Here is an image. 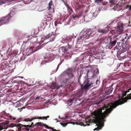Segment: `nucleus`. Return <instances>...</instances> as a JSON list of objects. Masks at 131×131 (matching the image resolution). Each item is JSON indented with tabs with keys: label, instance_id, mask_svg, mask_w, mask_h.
<instances>
[{
	"label": "nucleus",
	"instance_id": "1",
	"mask_svg": "<svg viewBox=\"0 0 131 131\" xmlns=\"http://www.w3.org/2000/svg\"><path fill=\"white\" fill-rule=\"evenodd\" d=\"M126 100H122L116 101L112 105H109V108H107L106 107H103L95 111L91 114L93 118L95 119L93 120V122L96 124L98 126L94 129L95 130L101 129L104 126V123L105 121V119L108 115L117 106L123 104L127 102Z\"/></svg>",
	"mask_w": 131,
	"mask_h": 131
},
{
	"label": "nucleus",
	"instance_id": "2",
	"mask_svg": "<svg viewBox=\"0 0 131 131\" xmlns=\"http://www.w3.org/2000/svg\"><path fill=\"white\" fill-rule=\"evenodd\" d=\"M84 86L81 85V89L78 90L75 94V97L76 99L81 96L84 91H87L93 86V83L91 82L88 79H86L84 81Z\"/></svg>",
	"mask_w": 131,
	"mask_h": 131
},
{
	"label": "nucleus",
	"instance_id": "3",
	"mask_svg": "<svg viewBox=\"0 0 131 131\" xmlns=\"http://www.w3.org/2000/svg\"><path fill=\"white\" fill-rule=\"evenodd\" d=\"M94 31L92 29H87L81 36L80 38L81 39H86L91 38L94 36Z\"/></svg>",
	"mask_w": 131,
	"mask_h": 131
},
{
	"label": "nucleus",
	"instance_id": "4",
	"mask_svg": "<svg viewBox=\"0 0 131 131\" xmlns=\"http://www.w3.org/2000/svg\"><path fill=\"white\" fill-rule=\"evenodd\" d=\"M123 24L121 23L118 22V25L116 29L115 30H111L110 31V33L112 35H114V37L115 38L117 37L118 35L121 34L123 31Z\"/></svg>",
	"mask_w": 131,
	"mask_h": 131
},
{
	"label": "nucleus",
	"instance_id": "5",
	"mask_svg": "<svg viewBox=\"0 0 131 131\" xmlns=\"http://www.w3.org/2000/svg\"><path fill=\"white\" fill-rule=\"evenodd\" d=\"M85 124L86 125H84L83 123H78V122H69L67 123H60V124L63 127H64L66 126L68 123L72 124L73 125L76 124L77 125H80L81 126L83 125L84 126H86V125L88 126H89L90 124H89V123H91V121L90 120H89L88 121H85Z\"/></svg>",
	"mask_w": 131,
	"mask_h": 131
},
{
	"label": "nucleus",
	"instance_id": "6",
	"mask_svg": "<svg viewBox=\"0 0 131 131\" xmlns=\"http://www.w3.org/2000/svg\"><path fill=\"white\" fill-rule=\"evenodd\" d=\"M111 36H109L107 38L110 41L108 44L111 46L113 47L114 46L116 45L117 42L116 39H114L113 38H112Z\"/></svg>",
	"mask_w": 131,
	"mask_h": 131
},
{
	"label": "nucleus",
	"instance_id": "7",
	"mask_svg": "<svg viewBox=\"0 0 131 131\" xmlns=\"http://www.w3.org/2000/svg\"><path fill=\"white\" fill-rule=\"evenodd\" d=\"M56 35V33L55 32H52L51 34L49 33L47 34L45 37L46 39L50 38L51 41H53L55 38Z\"/></svg>",
	"mask_w": 131,
	"mask_h": 131
},
{
	"label": "nucleus",
	"instance_id": "8",
	"mask_svg": "<svg viewBox=\"0 0 131 131\" xmlns=\"http://www.w3.org/2000/svg\"><path fill=\"white\" fill-rule=\"evenodd\" d=\"M35 119H46L47 120V118L46 116L44 117H34L32 118L31 119H30L29 118H27L24 119L23 120V121L25 122H31L33 120Z\"/></svg>",
	"mask_w": 131,
	"mask_h": 131
},
{
	"label": "nucleus",
	"instance_id": "9",
	"mask_svg": "<svg viewBox=\"0 0 131 131\" xmlns=\"http://www.w3.org/2000/svg\"><path fill=\"white\" fill-rule=\"evenodd\" d=\"M113 85V84H112L109 87H107L106 85H105V90L106 94L109 95L112 93L113 90V88H112Z\"/></svg>",
	"mask_w": 131,
	"mask_h": 131
},
{
	"label": "nucleus",
	"instance_id": "10",
	"mask_svg": "<svg viewBox=\"0 0 131 131\" xmlns=\"http://www.w3.org/2000/svg\"><path fill=\"white\" fill-rule=\"evenodd\" d=\"M71 47L70 46L69 44L68 46H63L61 47L59 49V51H60L61 50L63 53H68V51L69 50L71 49Z\"/></svg>",
	"mask_w": 131,
	"mask_h": 131
},
{
	"label": "nucleus",
	"instance_id": "11",
	"mask_svg": "<svg viewBox=\"0 0 131 131\" xmlns=\"http://www.w3.org/2000/svg\"><path fill=\"white\" fill-rule=\"evenodd\" d=\"M11 17L10 16H8L3 18L2 19L0 20V23H2V24L7 23L10 20Z\"/></svg>",
	"mask_w": 131,
	"mask_h": 131
},
{
	"label": "nucleus",
	"instance_id": "12",
	"mask_svg": "<svg viewBox=\"0 0 131 131\" xmlns=\"http://www.w3.org/2000/svg\"><path fill=\"white\" fill-rule=\"evenodd\" d=\"M74 72L73 70L72 69H68V72L67 73V74L70 78H72L74 77Z\"/></svg>",
	"mask_w": 131,
	"mask_h": 131
},
{
	"label": "nucleus",
	"instance_id": "13",
	"mask_svg": "<svg viewBox=\"0 0 131 131\" xmlns=\"http://www.w3.org/2000/svg\"><path fill=\"white\" fill-rule=\"evenodd\" d=\"M46 56L45 58L48 59L49 61H52L54 59V55L52 53L50 52L46 53Z\"/></svg>",
	"mask_w": 131,
	"mask_h": 131
},
{
	"label": "nucleus",
	"instance_id": "14",
	"mask_svg": "<svg viewBox=\"0 0 131 131\" xmlns=\"http://www.w3.org/2000/svg\"><path fill=\"white\" fill-rule=\"evenodd\" d=\"M27 126V125H23L20 124H18L17 127L18 128V131H20L21 130H23L24 131L26 127H27V126Z\"/></svg>",
	"mask_w": 131,
	"mask_h": 131
},
{
	"label": "nucleus",
	"instance_id": "15",
	"mask_svg": "<svg viewBox=\"0 0 131 131\" xmlns=\"http://www.w3.org/2000/svg\"><path fill=\"white\" fill-rule=\"evenodd\" d=\"M122 1V2H121V6H124V5L126 6V8H128L129 10H131V5H127L126 3H125V1Z\"/></svg>",
	"mask_w": 131,
	"mask_h": 131
},
{
	"label": "nucleus",
	"instance_id": "16",
	"mask_svg": "<svg viewBox=\"0 0 131 131\" xmlns=\"http://www.w3.org/2000/svg\"><path fill=\"white\" fill-rule=\"evenodd\" d=\"M49 87L52 89H56L58 90L60 88V87L56 83H52L49 86Z\"/></svg>",
	"mask_w": 131,
	"mask_h": 131
},
{
	"label": "nucleus",
	"instance_id": "17",
	"mask_svg": "<svg viewBox=\"0 0 131 131\" xmlns=\"http://www.w3.org/2000/svg\"><path fill=\"white\" fill-rule=\"evenodd\" d=\"M3 117L4 118H5L8 120H13L15 119H16V118L14 117L12 118V116L9 114H5V116H3Z\"/></svg>",
	"mask_w": 131,
	"mask_h": 131
},
{
	"label": "nucleus",
	"instance_id": "18",
	"mask_svg": "<svg viewBox=\"0 0 131 131\" xmlns=\"http://www.w3.org/2000/svg\"><path fill=\"white\" fill-rule=\"evenodd\" d=\"M34 47H31L29 49L28 51L26 53V55L28 56L33 53L34 52L35 50V49L34 50Z\"/></svg>",
	"mask_w": 131,
	"mask_h": 131
},
{
	"label": "nucleus",
	"instance_id": "19",
	"mask_svg": "<svg viewBox=\"0 0 131 131\" xmlns=\"http://www.w3.org/2000/svg\"><path fill=\"white\" fill-rule=\"evenodd\" d=\"M35 126H41V127L42 126H45L46 128L48 129V127H49L46 124H44L43 123L41 122H39L35 124Z\"/></svg>",
	"mask_w": 131,
	"mask_h": 131
},
{
	"label": "nucleus",
	"instance_id": "20",
	"mask_svg": "<svg viewBox=\"0 0 131 131\" xmlns=\"http://www.w3.org/2000/svg\"><path fill=\"white\" fill-rule=\"evenodd\" d=\"M109 28L108 27H106L104 29H99L98 31L99 32L104 34L107 32L109 31Z\"/></svg>",
	"mask_w": 131,
	"mask_h": 131
},
{
	"label": "nucleus",
	"instance_id": "21",
	"mask_svg": "<svg viewBox=\"0 0 131 131\" xmlns=\"http://www.w3.org/2000/svg\"><path fill=\"white\" fill-rule=\"evenodd\" d=\"M82 14V13L81 12H80L78 14H77L74 16L73 17V19L74 20H76L78 19L79 17L81 16Z\"/></svg>",
	"mask_w": 131,
	"mask_h": 131
},
{
	"label": "nucleus",
	"instance_id": "22",
	"mask_svg": "<svg viewBox=\"0 0 131 131\" xmlns=\"http://www.w3.org/2000/svg\"><path fill=\"white\" fill-rule=\"evenodd\" d=\"M69 79H63V80L62 79L61 80L60 82L61 83L63 84H66L68 82H69Z\"/></svg>",
	"mask_w": 131,
	"mask_h": 131
},
{
	"label": "nucleus",
	"instance_id": "23",
	"mask_svg": "<svg viewBox=\"0 0 131 131\" xmlns=\"http://www.w3.org/2000/svg\"><path fill=\"white\" fill-rule=\"evenodd\" d=\"M102 1H95V2L97 3V4L100 3H101L102 4L104 5H107L108 4V2H102Z\"/></svg>",
	"mask_w": 131,
	"mask_h": 131
},
{
	"label": "nucleus",
	"instance_id": "24",
	"mask_svg": "<svg viewBox=\"0 0 131 131\" xmlns=\"http://www.w3.org/2000/svg\"><path fill=\"white\" fill-rule=\"evenodd\" d=\"M48 43L47 42L45 43H43L42 45L39 46H37L35 48L36 50H35V51H37L38 50H39V49H40L41 48V47H42V46H44L45 45H46V44H47Z\"/></svg>",
	"mask_w": 131,
	"mask_h": 131
},
{
	"label": "nucleus",
	"instance_id": "25",
	"mask_svg": "<svg viewBox=\"0 0 131 131\" xmlns=\"http://www.w3.org/2000/svg\"><path fill=\"white\" fill-rule=\"evenodd\" d=\"M67 74V72H64L62 73L59 76V77L60 78H62V77L66 76Z\"/></svg>",
	"mask_w": 131,
	"mask_h": 131
},
{
	"label": "nucleus",
	"instance_id": "26",
	"mask_svg": "<svg viewBox=\"0 0 131 131\" xmlns=\"http://www.w3.org/2000/svg\"><path fill=\"white\" fill-rule=\"evenodd\" d=\"M52 1H50V2L49 3L48 6L47 7L48 10H50L51 9V6L52 5Z\"/></svg>",
	"mask_w": 131,
	"mask_h": 131
},
{
	"label": "nucleus",
	"instance_id": "27",
	"mask_svg": "<svg viewBox=\"0 0 131 131\" xmlns=\"http://www.w3.org/2000/svg\"><path fill=\"white\" fill-rule=\"evenodd\" d=\"M125 37L124 38V39H122V40H120L121 41V43H123L125 42V40H124V39H126V37H127L128 36V34L126 33L125 34Z\"/></svg>",
	"mask_w": 131,
	"mask_h": 131
},
{
	"label": "nucleus",
	"instance_id": "28",
	"mask_svg": "<svg viewBox=\"0 0 131 131\" xmlns=\"http://www.w3.org/2000/svg\"><path fill=\"white\" fill-rule=\"evenodd\" d=\"M35 126V125H34V124L33 122H32L30 125H27V126H27V127L32 128L34 127Z\"/></svg>",
	"mask_w": 131,
	"mask_h": 131
},
{
	"label": "nucleus",
	"instance_id": "29",
	"mask_svg": "<svg viewBox=\"0 0 131 131\" xmlns=\"http://www.w3.org/2000/svg\"><path fill=\"white\" fill-rule=\"evenodd\" d=\"M18 125V124H16L14 123H11L10 124V127H17V126Z\"/></svg>",
	"mask_w": 131,
	"mask_h": 131
},
{
	"label": "nucleus",
	"instance_id": "30",
	"mask_svg": "<svg viewBox=\"0 0 131 131\" xmlns=\"http://www.w3.org/2000/svg\"><path fill=\"white\" fill-rule=\"evenodd\" d=\"M1 1L0 2V5L2 4H5L7 2H8L9 1Z\"/></svg>",
	"mask_w": 131,
	"mask_h": 131
},
{
	"label": "nucleus",
	"instance_id": "31",
	"mask_svg": "<svg viewBox=\"0 0 131 131\" xmlns=\"http://www.w3.org/2000/svg\"><path fill=\"white\" fill-rule=\"evenodd\" d=\"M68 10L69 11V12H70V13H73V10L70 7L69 8H68Z\"/></svg>",
	"mask_w": 131,
	"mask_h": 131
},
{
	"label": "nucleus",
	"instance_id": "32",
	"mask_svg": "<svg viewBox=\"0 0 131 131\" xmlns=\"http://www.w3.org/2000/svg\"><path fill=\"white\" fill-rule=\"evenodd\" d=\"M80 79H78V83H79V84L80 85L81 87V85H82L83 86H84V83L82 84H81V82H80Z\"/></svg>",
	"mask_w": 131,
	"mask_h": 131
},
{
	"label": "nucleus",
	"instance_id": "33",
	"mask_svg": "<svg viewBox=\"0 0 131 131\" xmlns=\"http://www.w3.org/2000/svg\"><path fill=\"white\" fill-rule=\"evenodd\" d=\"M31 1H30V2H27L26 1H20V2H22L24 4H28Z\"/></svg>",
	"mask_w": 131,
	"mask_h": 131
},
{
	"label": "nucleus",
	"instance_id": "34",
	"mask_svg": "<svg viewBox=\"0 0 131 131\" xmlns=\"http://www.w3.org/2000/svg\"><path fill=\"white\" fill-rule=\"evenodd\" d=\"M48 129H50L52 130V131H60L59 130H57L55 129H54L52 128L49 127L48 128Z\"/></svg>",
	"mask_w": 131,
	"mask_h": 131
},
{
	"label": "nucleus",
	"instance_id": "35",
	"mask_svg": "<svg viewBox=\"0 0 131 131\" xmlns=\"http://www.w3.org/2000/svg\"><path fill=\"white\" fill-rule=\"evenodd\" d=\"M64 3V4H65V5L67 7V8H69L70 7H69V6L68 4H67V3H65V1H62Z\"/></svg>",
	"mask_w": 131,
	"mask_h": 131
},
{
	"label": "nucleus",
	"instance_id": "36",
	"mask_svg": "<svg viewBox=\"0 0 131 131\" xmlns=\"http://www.w3.org/2000/svg\"><path fill=\"white\" fill-rule=\"evenodd\" d=\"M116 1H110L109 2L112 4H114Z\"/></svg>",
	"mask_w": 131,
	"mask_h": 131
},
{
	"label": "nucleus",
	"instance_id": "37",
	"mask_svg": "<svg viewBox=\"0 0 131 131\" xmlns=\"http://www.w3.org/2000/svg\"><path fill=\"white\" fill-rule=\"evenodd\" d=\"M123 54L122 53H121L120 54L119 56L120 57H121L122 58L124 59L125 58L124 56L123 55Z\"/></svg>",
	"mask_w": 131,
	"mask_h": 131
},
{
	"label": "nucleus",
	"instance_id": "38",
	"mask_svg": "<svg viewBox=\"0 0 131 131\" xmlns=\"http://www.w3.org/2000/svg\"><path fill=\"white\" fill-rule=\"evenodd\" d=\"M30 127H26L24 131H29L30 130Z\"/></svg>",
	"mask_w": 131,
	"mask_h": 131
},
{
	"label": "nucleus",
	"instance_id": "39",
	"mask_svg": "<svg viewBox=\"0 0 131 131\" xmlns=\"http://www.w3.org/2000/svg\"><path fill=\"white\" fill-rule=\"evenodd\" d=\"M71 117L69 116H66L64 118H65L68 119L69 118H70Z\"/></svg>",
	"mask_w": 131,
	"mask_h": 131
},
{
	"label": "nucleus",
	"instance_id": "40",
	"mask_svg": "<svg viewBox=\"0 0 131 131\" xmlns=\"http://www.w3.org/2000/svg\"><path fill=\"white\" fill-rule=\"evenodd\" d=\"M82 1V0H81V1H79V2H78V3L79 4V5H80V3H83V2H82V1Z\"/></svg>",
	"mask_w": 131,
	"mask_h": 131
},
{
	"label": "nucleus",
	"instance_id": "41",
	"mask_svg": "<svg viewBox=\"0 0 131 131\" xmlns=\"http://www.w3.org/2000/svg\"><path fill=\"white\" fill-rule=\"evenodd\" d=\"M20 121V119H18L17 120L16 122V123H19Z\"/></svg>",
	"mask_w": 131,
	"mask_h": 131
},
{
	"label": "nucleus",
	"instance_id": "42",
	"mask_svg": "<svg viewBox=\"0 0 131 131\" xmlns=\"http://www.w3.org/2000/svg\"><path fill=\"white\" fill-rule=\"evenodd\" d=\"M129 24L130 26H131V18L129 21Z\"/></svg>",
	"mask_w": 131,
	"mask_h": 131
},
{
	"label": "nucleus",
	"instance_id": "43",
	"mask_svg": "<svg viewBox=\"0 0 131 131\" xmlns=\"http://www.w3.org/2000/svg\"><path fill=\"white\" fill-rule=\"evenodd\" d=\"M73 99H70L69 100V102L70 103H72L73 101Z\"/></svg>",
	"mask_w": 131,
	"mask_h": 131
},
{
	"label": "nucleus",
	"instance_id": "44",
	"mask_svg": "<svg viewBox=\"0 0 131 131\" xmlns=\"http://www.w3.org/2000/svg\"><path fill=\"white\" fill-rule=\"evenodd\" d=\"M131 37V34H130L129 35V36L127 37V39H129Z\"/></svg>",
	"mask_w": 131,
	"mask_h": 131
},
{
	"label": "nucleus",
	"instance_id": "45",
	"mask_svg": "<svg viewBox=\"0 0 131 131\" xmlns=\"http://www.w3.org/2000/svg\"><path fill=\"white\" fill-rule=\"evenodd\" d=\"M25 59V58L24 57H21V58L20 59V60H24Z\"/></svg>",
	"mask_w": 131,
	"mask_h": 131
},
{
	"label": "nucleus",
	"instance_id": "46",
	"mask_svg": "<svg viewBox=\"0 0 131 131\" xmlns=\"http://www.w3.org/2000/svg\"><path fill=\"white\" fill-rule=\"evenodd\" d=\"M5 111H3L2 112H1V114H5Z\"/></svg>",
	"mask_w": 131,
	"mask_h": 131
},
{
	"label": "nucleus",
	"instance_id": "47",
	"mask_svg": "<svg viewBox=\"0 0 131 131\" xmlns=\"http://www.w3.org/2000/svg\"><path fill=\"white\" fill-rule=\"evenodd\" d=\"M96 73L97 74H98L99 73V71L98 69H97V70L96 71Z\"/></svg>",
	"mask_w": 131,
	"mask_h": 131
},
{
	"label": "nucleus",
	"instance_id": "48",
	"mask_svg": "<svg viewBox=\"0 0 131 131\" xmlns=\"http://www.w3.org/2000/svg\"><path fill=\"white\" fill-rule=\"evenodd\" d=\"M68 57H69L68 56H66L64 58L65 59H68Z\"/></svg>",
	"mask_w": 131,
	"mask_h": 131
},
{
	"label": "nucleus",
	"instance_id": "49",
	"mask_svg": "<svg viewBox=\"0 0 131 131\" xmlns=\"http://www.w3.org/2000/svg\"><path fill=\"white\" fill-rule=\"evenodd\" d=\"M81 74H80V75L79 76L78 79H80L81 77Z\"/></svg>",
	"mask_w": 131,
	"mask_h": 131
},
{
	"label": "nucleus",
	"instance_id": "50",
	"mask_svg": "<svg viewBox=\"0 0 131 131\" xmlns=\"http://www.w3.org/2000/svg\"><path fill=\"white\" fill-rule=\"evenodd\" d=\"M99 80L98 79H97L96 80V84H97V82H98Z\"/></svg>",
	"mask_w": 131,
	"mask_h": 131
},
{
	"label": "nucleus",
	"instance_id": "51",
	"mask_svg": "<svg viewBox=\"0 0 131 131\" xmlns=\"http://www.w3.org/2000/svg\"><path fill=\"white\" fill-rule=\"evenodd\" d=\"M89 72V69H88V70L87 71V75H88V73Z\"/></svg>",
	"mask_w": 131,
	"mask_h": 131
},
{
	"label": "nucleus",
	"instance_id": "52",
	"mask_svg": "<svg viewBox=\"0 0 131 131\" xmlns=\"http://www.w3.org/2000/svg\"><path fill=\"white\" fill-rule=\"evenodd\" d=\"M55 120L57 121V122H58L59 121L58 120L57 118H56L55 119Z\"/></svg>",
	"mask_w": 131,
	"mask_h": 131
},
{
	"label": "nucleus",
	"instance_id": "53",
	"mask_svg": "<svg viewBox=\"0 0 131 131\" xmlns=\"http://www.w3.org/2000/svg\"><path fill=\"white\" fill-rule=\"evenodd\" d=\"M59 65H58V66H57V69H56V71H57V70H58V69L59 68Z\"/></svg>",
	"mask_w": 131,
	"mask_h": 131
},
{
	"label": "nucleus",
	"instance_id": "54",
	"mask_svg": "<svg viewBox=\"0 0 131 131\" xmlns=\"http://www.w3.org/2000/svg\"><path fill=\"white\" fill-rule=\"evenodd\" d=\"M46 118H47H47H49V116H46Z\"/></svg>",
	"mask_w": 131,
	"mask_h": 131
},
{
	"label": "nucleus",
	"instance_id": "55",
	"mask_svg": "<svg viewBox=\"0 0 131 131\" xmlns=\"http://www.w3.org/2000/svg\"><path fill=\"white\" fill-rule=\"evenodd\" d=\"M120 43H121V42H117V44H118V45H119V44H120Z\"/></svg>",
	"mask_w": 131,
	"mask_h": 131
},
{
	"label": "nucleus",
	"instance_id": "56",
	"mask_svg": "<svg viewBox=\"0 0 131 131\" xmlns=\"http://www.w3.org/2000/svg\"><path fill=\"white\" fill-rule=\"evenodd\" d=\"M59 119H62V118H60V116H59Z\"/></svg>",
	"mask_w": 131,
	"mask_h": 131
},
{
	"label": "nucleus",
	"instance_id": "57",
	"mask_svg": "<svg viewBox=\"0 0 131 131\" xmlns=\"http://www.w3.org/2000/svg\"><path fill=\"white\" fill-rule=\"evenodd\" d=\"M78 8L77 9H76L75 10V11H76V12H77V10H78Z\"/></svg>",
	"mask_w": 131,
	"mask_h": 131
},
{
	"label": "nucleus",
	"instance_id": "58",
	"mask_svg": "<svg viewBox=\"0 0 131 131\" xmlns=\"http://www.w3.org/2000/svg\"><path fill=\"white\" fill-rule=\"evenodd\" d=\"M80 73H81L82 72H83V71H80Z\"/></svg>",
	"mask_w": 131,
	"mask_h": 131
},
{
	"label": "nucleus",
	"instance_id": "59",
	"mask_svg": "<svg viewBox=\"0 0 131 131\" xmlns=\"http://www.w3.org/2000/svg\"><path fill=\"white\" fill-rule=\"evenodd\" d=\"M9 2H9V1L8 2H7L8 3Z\"/></svg>",
	"mask_w": 131,
	"mask_h": 131
},
{
	"label": "nucleus",
	"instance_id": "60",
	"mask_svg": "<svg viewBox=\"0 0 131 131\" xmlns=\"http://www.w3.org/2000/svg\"><path fill=\"white\" fill-rule=\"evenodd\" d=\"M68 84H70H70H69L68 83Z\"/></svg>",
	"mask_w": 131,
	"mask_h": 131
},
{
	"label": "nucleus",
	"instance_id": "61",
	"mask_svg": "<svg viewBox=\"0 0 131 131\" xmlns=\"http://www.w3.org/2000/svg\"><path fill=\"white\" fill-rule=\"evenodd\" d=\"M11 1L10 2H11L12 1Z\"/></svg>",
	"mask_w": 131,
	"mask_h": 131
}]
</instances>
